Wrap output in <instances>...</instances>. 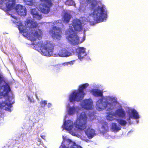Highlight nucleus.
I'll return each mask as SVG.
<instances>
[{
	"label": "nucleus",
	"mask_w": 148,
	"mask_h": 148,
	"mask_svg": "<svg viewBox=\"0 0 148 148\" xmlns=\"http://www.w3.org/2000/svg\"><path fill=\"white\" fill-rule=\"evenodd\" d=\"M38 23L36 21L30 19H27L25 22V25L20 23L18 25V28L20 33H23L25 36L29 37V40L34 42L37 39L40 40L42 38V32L40 29L32 32L30 33L32 29L38 27Z\"/></svg>",
	"instance_id": "1"
},
{
	"label": "nucleus",
	"mask_w": 148,
	"mask_h": 148,
	"mask_svg": "<svg viewBox=\"0 0 148 148\" xmlns=\"http://www.w3.org/2000/svg\"><path fill=\"white\" fill-rule=\"evenodd\" d=\"M88 1L90 3L91 11L92 12L89 13V16L93 17L94 21L97 23L103 21L107 18V14L104 11L103 7L99 6L96 8L97 3L96 0H88Z\"/></svg>",
	"instance_id": "2"
},
{
	"label": "nucleus",
	"mask_w": 148,
	"mask_h": 148,
	"mask_svg": "<svg viewBox=\"0 0 148 148\" xmlns=\"http://www.w3.org/2000/svg\"><path fill=\"white\" fill-rule=\"evenodd\" d=\"M5 1H6L5 8L6 11H9L15 8L16 11L18 15L24 16L26 15L27 10L25 6L18 4L15 7V0H0V8H3V4Z\"/></svg>",
	"instance_id": "3"
},
{
	"label": "nucleus",
	"mask_w": 148,
	"mask_h": 148,
	"mask_svg": "<svg viewBox=\"0 0 148 148\" xmlns=\"http://www.w3.org/2000/svg\"><path fill=\"white\" fill-rule=\"evenodd\" d=\"M88 86V83H85L81 85L77 91H74L70 95V101L71 102L75 101L78 102L82 100L85 95L84 90Z\"/></svg>",
	"instance_id": "4"
},
{
	"label": "nucleus",
	"mask_w": 148,
	"mask_h": 148,
	"mask_svg": "<svg viewBox=\"0 0 148 148\" xmlns=\"http://www.w3.org/2000/svg\"><path fill=\"white\" fill-rule=\"evenodd\" d=\"M36 45L40 48V52L43 55L50 56L53 54L54 45L50 42L47 41L43 43L42 41L38 42Z\"/></svg>",
	"instance_id": "5"
},
{
	"label": "nucleus",
	"mask_w": 148,
	"mask_h": 148,
	"mask_svg": "<svg viewBox=\"0 0 148 148\" xmlns=\"http://www.w3.org/2000/svg\"><path fill=\"white\" fill-rule=\"evenodd\" d=\"M88 120L86 113L85 112H81L74 122L75 127L82 130H84L88 126Z\"/></svg>",
	"instance_id": "6"
},
{
	"label": "nucleus",
	"mask_w": 148,
	"mask_h": 148,
	"mask_svg": "<svg viewBox=\"0 0 148 148\" xmlns=\"http://www.w3.org/2000/svg\"><path fill=\"white\" fill-rule=\"evenodd\" d=\"M42 3L39 4V10L42 13L47 14L50 11V8L53 5L52 0H40Z\"/></svg>",
	"instance_id": "7"
},
{
	"label": "nucleus",
	"mask_w": 148,
	"mask_h": 148,
	"mask_svg": "<svg viewBox=\"0 0 148 148\" xmlns=\"http://www.w3.org/2000/svg\"><path fill=\"white\" fill-rule=\"evenodd\" d=\"M66 35H69L66 37L69 42L73 45H78L79 42V38L74 30L71 28L67 29L65 33Z\"/></svg>",
	"instance_id": "8"
},
{
	"label": "nucleus",
	"mask_w": 148,
	"mask_h": 148,
	"mask_svg": "<svg viewBox=\"0 0 148 148\" xmlns=\"http://www.w3.org/2000/svg\"><path fill=\"white\" fill-rule=\"evenodd\" d=\"M126 113L125 111L121 108L116 110L114 113L109 112L107 116V119L110 121H112L116 119L117 116L121 118H124L125 116Z\"/></svg>",
	"instance_id": "9"
},
{
	"label": "nucleus",
	"mask_w": 148,
	"mask_h": 148,
	"mask_svg": "<svg viewBox=\"0 0 148 148\" xmlns=\"http://www.w3.org/2000/svg\"><path fill=\"white\" fill-rule=\"evenodd\" d=\"M49 33L54 39L60 40L62 37V32L61 28L54 26L49 31Z\"/></svg>",
	"instance_id": "10"
},
{
	"label": "nucleus",
	"mask_w": 148,
	"mask_h": 148,
	"mask_svg": "<svg viewBox=\"0 0 148 148\" xmlns=\"http://www.w3.org/2000/svg\"><path fill=\"white\" fill-rule=\"evenodd\" d=\"M102 98L99 99L96 102V107L99 110L105 109L108 105L111 107L112 105L111 103L107 101L103 102Z\"/></svg>",
	"instance_id": "11"
},
{
	"label": "nucleus",
	"mask_w": 148,
	"mask_h": 148,
	"mask_svg": "<svg viewBox=\"0 0 148 148\" xmlns=\"http://www.w3.org/2000/svg\"><path fill=\"white\" fill-rule=\"evenodd\" d=\"M72 25L74 30L75 31L80 32L82 30V23L79 20H73L72 23Z\"/></svg>",
	"instance_id": "12"
},
{
	"label": "nucleus",
	"mask_w": 148,
	"mask_h": 148,
	"mask_svg": "<svg viewBox=\"0 0 148 148\" xmlns=\"http://www.w3.org/2000/svg\"><path fill=\"white\" fill-rule=\"evenodd\" d=\"M76 52L77 53L79 59L80 60H82L87 55L85 49L83 47H78L76 50Z\"/></svg>",
	"instance_id": "13"
},
{
	"label": "nucleus",
	"mask_w": 148,
	"mask_h": 148,
	"mask_svg": "<svg viewBox=\"0 0 148 148\" xmlns=\"http://www.w3.org/2000/svg\"><path fill=\"white\" fill-rule=\"evenodd\" d=\"M82 107L85 109L91 110L93 108V102L90 99H86L83 102Z\"/></svg>",
	"instance_id": "14"
},
{
	"label": "nucleus",
	"mask_w": 148,
	"mask_h": 148,
	"mask_svg": "<svg viewBox=\"0 0 148 148\" xmlns=\"http://www.w3.org/2000/svg\"><path fill=\"white\" fill-rule=\"evenodd\" d=\"M11 90L10 86L8 85H6L4 86V89L2 92H0V98L3 97H9V92Z\"/></svg>",
	"instance_id": "15"
},
{
	"label": "nucleus",
	"mask_w": 148,
	"mask_h": 148,
	"mask_svg": "<svg viewBox=\"0 0 148 148\" xmlns=\"http://www.w3.org/2000/svg\"><path fill=\"white\" fill-rule=\"evenodd\" d=\"M85 134L89 139H91L96 135L95 130L90 127H88L85 131Z\"/></svg>",
	"instance_id": "16"
},
{
	"label": "nucleus",
	"mask_w": 148,
	"mask_h": 148,
	"mask_svg": "<svg viewBox=\"0 0 148 148\" xmlns=\"http://www.w3.org/2000/svg\"><path fill=\"white\" fill-rule=\"evenodd\" d=\"M63 126L64 129L70 131L73 127V123L72 121L70 120L65 121L63 124Z\"/></svg>",
	"instance_id": "17"
},
{
	"label": "nucleus",
	"mask_w": 148,
	"mask_h": 148,
	"mask_svg": "<svg viewBox=\"0 0 148 148\" xmlns=\"http://www.w3.org/2000/svg\"><path fill=\"white\" fill-rule=\"evenodd\" d=\"M31 13L34 18H35L37 20H40L42 18L41 15L39 14L38 12L35 8L31 9Z\"/></svg>",
	"instance_id": "18"
},
{
	"label": "nucleus",
	"mask_w": 148,
	"mask_h": 148,
	"mask_svg": "<svg viewBox=\"0 0 148 148\" xmlns=\"http://www.w3.org/2000/svg\"><path fill=\"white\" fill-rule=\"evenodd\" d=\"M12 107V104L8 102L3 101L0 103V107L3 109L9 111Z\"/></svg>",
	"instance_id": "19"
},
{
	"label": "nucleus",
	"mask_w": 148,
	"mask_h": 148,
	"mask_svg": "<svg viewBox=\"0 0 148 148\" xmlns=\"http://www.w3.org/2000/svg\"><path fill=\"white\" fill-rule=\"evenodd\" d=\"M58 54L60 57H67L71 55V53L66 49L62 48L59 51Z\"/></svg>",
	"instance_id": "20"
},
{
	"label": "nucleus",
	"mask_w": 148,
	"mask_h": 148,
	"mask_svg": "<svg viewBox=\"0 0 148 148\" xmlns=\"http://www.w3.org/2000/svg\"><path fill=\"white\" fill-rule=\"evenodd\" d=\"M91 92L95 97H102L103 96V92L98 89H93L91 90Z\"/></svg>",
	"instance_id": "21"
},
{
	"label": "nucleus",
	"mask_w": 148,
	"mask_h": 148,
	"mask_svg": "<svg viewBox=\"0 0 148 148\" xmlns=\"http://www.w3.org/2000/svg\"><path fill=\"white\" fill-rule=\"evenodd\" d=\"M71 15L67 13H64L63 17V21L65 23H68L71 18Z\"/></svg>",
	"instance_id": "22"
},
{
	"label": "nucleus",
	"mask_w": 148,
	"mask_h": 148,
	"mask_svg": "<svg viewBox=\"0 0 148 148\" xmlns=\"http://www.w3.org/2000/svg\"><path fill=\"white\" fill-rule=\"evenodd\" d=\"M121 127H118L116 123H113L112 124L111 129L113 132H118L121 129Z\"/></svg>",
	"instance_id": "23"
},
{
	"label": "nucleus",
	"mask_w": 148,
	"mask_h": 148,
	"mask_svg": "<svg viewBox=\"0 0 148 148\" xmlns=\"http://www.w3.org/2000/svg\"><path fill=\"white\" fill-rule=\"evenodd\" d=\"M131 113L132 115V118L134 119H138L139 118L138 114L135 110H132Z\"/></svg>",
	"instance_id": "24"
},
{
	"label": "nucleus",
	"mask_w": 148,
	"mask_h": 148,
	"mask_svg": "<svg viewBox=\"0 0 148 148\" xmlns=\"http://www.w3.org/2000/svg\"><path fill=\"white\" fill-rule=\"evenodd\" d=\"M24 2L25 4L29 5H32L35 3V0H24Z\"/></svg>",
	"instance_id": "25"
},
{
	"label": "nucleus",
	"mask_w": 148,
	"mask_h": 148,
	"mask_svg": "<svg viewBox=\"0 0 148 148\" xmlns=\"http://www.w3.org/2000/svg\"><path fill=\"white\" fill-rule=\"evenodd\" d=\"M116 120L119 124L123 126H125L127 123L126 121L122 119H117Z\"/></svg>",
	"instance_id": "26"
},
{
	"label": "nucleus",
	"mask_w": 148,
	"mask_h": 148,
	"mask_svg": "<svg viewBox=\"0 0 148 148\" xmlns=\"http://www.w3.org/2000/svg\"><path fill=\"white\" fill-rule=\"evenodd\" d=\"M66 4L69 5H73L75 4L73 0H67L66 1Z\"/></svg>",
	"instance_id": "27"
},
{
	"label": "nucleus",
	"mask_w": 148,
	"mask_h": 148,
	"mask_svg": "<svg viewBox=\"0 0 148 148\" xmlns=\"http://www.w3.org/2000/svg\"><path fill=\"white\" fill-rule=\"evenodd\" d=\"M75 111V108L74 107H70L69 109V113L70 115L74 113Z\"/></svg>",
	"instance_id": "28"
},
{
	"label": "nucleus",
	"mask_w": 148,
	"mask_h": 148,
	"mask_svg": "<svg viewBox=\"0 0 148 148\" xmlns=\"http://www.w3.org/2000/svg\"><path fill=\"white\" fill-rule=\"evenodd\" d=\"M70 148H82L80 146L77 145L75 142H73V144Z\"/></svg>",
	"instance_id": "29"
},
{
	"label": "nucleus",
	"mask_w": 148,
	"mask_h": 148,
	"mask_svg": "<svg viewBox=\"0 0 148 148\" xmlns=\"http://www.w3.org/2000/svg\"><path fill=\"white\" fill-rule=\"evenodd\" d=\"M47 104V101H41L40 103V104L41 107H44Z\"/></svg>",
	"instance_id": "30"
},
{
	"label": "nucleus",
	"mask_w": 148,
	"mask_h": 148,
	"mask_svg": "<svg viewBox=\"0 0 148 148\" xmlns=\"http://www.w3.org/2000/svg\"><path fill=\"white\" fill-rule=\"evenodd\" d=\"M75 60H73L70 62H66L64 63V64L66 65H68L69 64H70L71 65H72L73 64Z\"/></svg>",
	"instance_id": "31"
},
{
	"label": "nucleus",
	"mask_w": 148,
	"mask_h": 148,
	"mask_svg": "<svg viewBox=\"0 0 148 148\" xmlns=\"http://www.w3.org/2000/svg\"><path fill=\"white\" fill-rule=\"evenodd\" d=\"M3 81V79L2 77V75H1L0 74V85H1V84L2 83Z\"/></svg>",
	"instance_id": "32"
},
{
	"label": "nucleus",
	"mask_w": 148,
	"mask_h": 148,
	"mask_svg": "<svg viewBox=\"0 0 148 148\" xmlns=\"http://www.w3.org/2000/svg\"><path fill=\"white\" fill-rule=\"evenodd\" d=\"M59 148H69V147H66L65 145H61Z\"/></svg>",
	"instance_id": "33"
},
{
	"label": "nucleus",
	"mask_w": 148,
	"mask_h": 148,
	"mask_svg": "<svg viewBox=\"0 0 148 148\" xmlns=\"http://www.w3.org/2000/svg\"><path fill=\"white\" fill-rule=\"evenodd\" d=\"M132 118V116L131 115H129V117L127 119V120L129 121L130 122L131 118Z\"/></svg>",
	"instance_id": "34"
},
{
	"label": "nucleus",
	"mask_w": 148,
	"mask_h": 148,
	"mask_svg": "<svg viewBox=\"0 0 148 148\" xmlns=\"http://www.w3.org/2000/svg\"><path fill=\"white\" fill-rule=\"evenodd\" d=\"M67 140L68 142H69V143L72 142V141L70 139H68Z\"/></svg>",
	"instance_id": "35"
},
{
	"label": "nucleus",
	"mask_w": 148,
	"mask_h": 148,
	"mask_svg": "<svg viewBox=\"0 0 148 148\" xmlns=\"http://www.w3.org/2000/svg\"><path fill=\"white\" fill-rule=\"evenodd\" d=\"M51 105V103H49L48 104V106L49 107H50Z\"/></svg>",
	"instance_id": "36"
},
{
	"label": "nucleus",
	"mask_w": 148,
	"mask_h": 148,
	"mask_svg": "<svg viewBox=\"0 0 148 148\" xmlns=\"http://www.w3.org/2000/svg\"><path fill=\"white\" fill-rule=\"evenodd\" d=\"M2 86H1V88H2Z\"/></svg>",
	"instance_id": "37"
}]
</instances>
